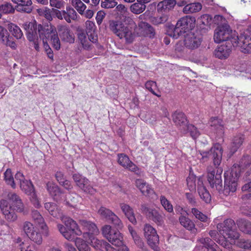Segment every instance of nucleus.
I'll list each match as a JSON object with an SVG mask.
<instances>
[{"instance_id":"nucleus-34","label":"nucleus","mask_w":251,"mask_h":251,"mask_svg":"<svg viewBox=\"0 0 251 251\" xmlns=\"http://www.w3.org/2000/svg\"><path fill=\"white\" fill-rule=\"evenodd\" d=\"M120 208L126 217L133 224L135 225L137 223L135 214L133 208L128 204L122 203L120 204Z\"/></svg>"},{"instance_id":"nucleus-25","label":"nucleus","mask_w":251,"mask_h":251,"mask_svg":"<svg viewBox=\"0 0 251 251\" xmlns=\"http://www.w3.org/2000/svg\"><path fill=\"white\" fill-rule=\"evenodd\" d=\"M31 217L36 226L42 230L43 234L46 236L48 235V227L45 223L44 219L40 212L37 210H32L31 213Z\"/></svg>"},{"instance_id":"nucleus-16","label":"nucleus","mask_w":251,"mask_h":251,"mask_svg":"<svg viewBox=\"0 0 251 251\" xmlns=\"http://www.w3.org/2000/svg\"><path fill=\"white\" fill-rule=\"evenodd\" d=\"M141 209L142 212L146 217L155 222L157 225L161 226L164 223V217L162 216L154 208H151L147 206L146 204H142Z\"/></svg>"},{"instance_id":"nucleus-49","label":"nucleus","mask_w":251,"mask_h":251,"mask_svg":"<svg viewBox=\"0 0 251 251\" xmlns=\"http://www.w3.org/2000/svg\"><path fill=\"white\" fill-rule=\"evenodd\" d=\"M4 179L6 183L10 185L13 188H16V183L14 180V178L12 176L11 170L10 169H7L4 174Z\"/></svg>"},{"instance_id":"nucleus-54","label":"nucleus","mask_w":251,"mask_h":251,"mask_svg":"<svg viewBox=\"0 0 251 251\" xmlns=\"http://www.w3.org/2000/svg\"><path fill=\"white\" fill-rule=\"evenodd\" d=\"M197 178L196 176L194 175H190L187 178L186 181L187 183V186L189 189L191 191H193L196 190V181Z\"/></svg>"},{"instance_id":"nucleus-21","label":"nucleus","mask_w":251,"mask_h":251,"mask_svg":"<svg viewBox=\"0 0 251 251\" xmlns=\"http://www.w3.org/2000/svg\"><path fill=\"white\" fill-rule=\"evenodd\" d=\"M35 22H26L23 25L24 29L26 31V34L27 39L29 41H34L38 38V26Z\"/></svg>"},{"instance_id":"nucleus-24","label":"nucleus","mask_w":251,"mask_h":251,"mask_svg":"<svg viewBox=\"0 0 251 251\" xmlns=\"http://www.w3.org/2000/svg\"><path fill=\"white\" fill-rule=\"evenodd\" d=\"M232 46H233L230 43L218 46L214 52L215 57L220 59H226L231 51Z\"/></svg>"},{"instance_id":"nucleus-55","label":"nucleus","mask_w":251,"mask_h":251,"mask_svg":"<svg viewBox=\"0 0 251 251\" xmlns=\"http://www.w3.org/2000/svg\"><path fill=\"white\" fill-rule=\"evenodd\" d=\"M191 212L197 219L202 222H206L207 221V217L198 209L193 208L191 210Z\"/></svg>"},{"instance_id":"nucleus-45","label":"nucleus","mask_w":251,"mask_h":251,"mask_svg":"<svg viewBox=\"0 0 251 251\" xmlns=\"http://www.w3.org/2000/svg\"><path fill=\"white\" fill-rule=\"evenodd\" d=\"M75 244L79 251H91V248L84 240L80 238H76Z\"/></svg>"},{"instance_id":"nucleus-17","label":"nucleus","mask_w":251,"mask_h":251,"mask_svg":"<svg viewBox=\"0 0 251 251\" xmlns=\"http://www.w3.org/2000/svg\"><path fill=\"white\" fill-rule=\"evenodd\" d=\"M118 162L120 165L129 171L134 173L138 176H140L141 175V169L130 161L128 156L125 154L120 153L118 154Z\"/></svg>"},{"instance_id":"nucleus-43","label":"nucleus","mask_w":251,"mask_h":251,"mask_svg":"<svg viewBox=\"0 0 251 251\" xmlns=\"http://www.w3.org/2000/svg\"><path fill=\"white\" fill-rule=\"evenodd\" d=\"M124 25V24L120 21L112 20L109 22V28L117 36Z\"/></svg>"},{"instance_id":"nucleus-46","label":"nucleus","mask_w":251,"mask_h":251,"mask_svg":"<svg viewBox=\"0 0 251 251\" xmlns=\"http://www.w3.org/2000/svg\"><path fill=\"white\" fill-rule=\"evenodd\" d=\"M79 42L82 45L84 49L89 50L91 48V45L87 38V35L84 32L79 33L78 35Z\"/></svg>"},{"instance_id":"nucleus-48","label":"nucleus","mask_w":251,"mask_h":251,"mask_svg":"<svg viewBox=\"0 0 251 251\" xmlns=\"http://www.w3.org/2000/svg\"><path fill=\"white\" fill-rule=\"evenodd\" d=\"M72 4L80 15H83L84 10L86 8V6L81 0H73Z\"/></svg>"},{"instance_id":"nucleus-57","label":"nucleus","mask_w":251,"mask_h":251,"mask_svg":"<svg viewBox=\"0 0 251 251\" xmlns=\"http://www.w3.org/2000/svg\"><path fill=\"white\" fill-rule=\"evenodd\" d=\"M237 245L245 249H251V241L248 239H240L237 242Z\"/></svg>"},{"instance_id":"nucleus-31","label":"nucleus","mask_w":251,"mask_h":251,"mask_svg":"<svg viewBox=\"0 0 251 251\" xmlns=\"http://www.w3.org/2000/svg\"><path fill=\"white\" fill-rule=\"evenodd\" d=\"M179 221L180 225L187 230L193 234H196L198 231L197 229L195 227L194 222L188 217L183 215L180 216L179 218Z\"/></svg>"},{"instance_id":"nucleus-4","label":"nucleus","mask_w":251,"mask_h":251,"mask_svg":"<svg viewBox=\"0 0 251 251\" xmlns=\"http://www.w3.org/2000/svg\"><path fill=\"white\" fill-rule=\"evenodd\" d=\"M195 19L189 16H184L180 19L175 27L170 26L167 31V34L173 38L177 39L189 33L195 26Z\"/></svg>"},{"instance_id":"nucleus-2","label":"nucleus","mask_w":251,"mask_h":251,"mask_svg":"<svg viewBox=\"0 0 251 251\" xmlns=\"http://www.w3.org/2000/svg\"><path fill=\"white\" fill-rule=\"evenodd\" d=\"M217 228L220 235L219 237H216L218 232L215 230H211L209 232L210 236L225 248L234 251L231 244L235 243L236 240L239 237V234L236 230L234 221L231 219H227L223 223L218 224Z\"/></svg>"},{"instance_id":"nucleus-28","label":"nucleus","mask_w":251,"mask_h":251,"mask_svg":"<svg viewBox=\"0 0 251 251\" xmlns=\"http://www.w3.org/2000/svg\"><path fill=\"white\" fill-rule=\"evenodd\" d=\"M135 185L143 195L150 196L154 193L151 185L142 179H136Z\"/></svg>"},{"instance_id":"nucleus-51","label":"nucleus","mask_w":251,"mask_h":251,"mask_svg":"<svg viewBox=\"0 0 251 251\" xmlns=\"http://www.w3.org/2000/svg\"><path fill=\"white\" fill-rule=\"evenodd\" d=\"M182 129L184 131L188 130L193 139H196L200 134L197 128L192 125L187 124L186 126H184Z\"/></svg>"},{"instance_id":"nucleus-63","label":"nucleus","mask_w":251,"mask_h":251,"mask_svg":"<svg viewBox=\"0 0 251 251\" xmlns=\"http://www.w3.org/2000/svg\"><path fill=\"white\" fill-rule=\"evenodd\" d=\"M7 30L2 26H0V38L2 43L5 42L10 37Z\"/></svg>"},{"instance_id":"nucleus-15","label":"nucleus","mask_w":251,"mask_h":251,"mask_svg":"<svg viewBox=\"0 0 251 251\" xmlns=\"http://www.w3.org/2000/svg\"><path fill=\"white\" fill-rule=\"evenodd\" d=\"M98 213L106 221L111 222L117 228L121 229L123 227V223L121 220L109 209L101 206L98 210Z\"/></svg>"},{"instance_id":"nucleus-26","label":"nucleus","mask_w":251,"mask_h":251,"mask_svg":"<svg viewBox=\"0 0 251 251\" xmlns=\"http://www.w3.org/2000/svg\"><path fill=\"white\" fill-rule=\"evenodd\" d=\"M209 124L211 127V130L217 134L218 138H222L224 134V127L221 120L217 117L211 118Z\"/></svg>"},{"instance_id":"nucleus-20","label":"nucleus","mask_w":251,"mask_h":251,"mask_svg":"<svg viewBox=\"0 0 251 251\" xmlns=\"http://www.w3.org/2000/svg\"><path fill=\"white\" fill-rule=\"evenodd\" d=\"M88 239L90 241L91 245L96 251H116V249L112 247L108 243L99 240L96 236L90 237Z\"/></svg>"},{"instance_id":"nucleus-27","label":"nucleus","mask_w":251,"mask_h":251,"mask_svg":"<svg viewBox=\"0 0 251 251\" xmlns=\"http://www.w3.org/2000/svg\"><path fill=\"white\" fill-rule=\"evenodd\" d=\"M117 36L121 39H125L126 43H130L134 39L135 33L131 27L124 25Z\"/></svg>"},{"instance_id":"nucleus-39","label":"nucleus","mask_w":251,"mask_h":251,"mask_svg":"<svg viewBox=\"0 0 251 251\" xmlns=\"http://www.w3.org/2000/svg\"><path fill=\"white\" fill-rule=\"evenodd\" d=\"M239 229L243 232L251 234V223L243 219H239L236 222Z\"/></svg>"},{"instance_id":"nucleus-5","label":"nucleus","mask_w":251,"mask_h":251,"mask_svg":"<svg viewBox=\"0 0 251 251\" xmlns=\"http://www.w3.org/2000/svg\"><path fill=\"white\" fill-rule=\"evenodd\" d=\"M214 40L220 43L226 41V44L230 43L233 47H239V36L235 31H232L228 24L219 25L215 30Z\"/></svg>"},{"instance_id":"nucleus-14","label":"nucleus","mask_w":251,"mask_h":251,"mask_svg":"<svg viewBox=\"0 0 251 251\" xmlns=\"http://www.w3.org/2000/svg\"><path fill=\"white\" fill-rule=\"evenodd\" d=\"M239 47L245 53L251 52V25L239 36Z\"/></svg>"},{"instance_id":"nucleus-6","label":"nucleus","mask_w":251,"mask_h":251,"mask_svg":"<svg viewBox=\"0 0 251 251\" xmlns=\"http://www.w3.org/2000/svg\"><path fill=\"white\" fill-rule=\"evenodd\" d=\"M16 181L19 183L21 190L29 196L30 201L36 208L41 207V204L35 192L33 185L29 180H27L23 174L18 172L15 176Z\"/></svg>"},{"instance_id":"nucleus-12","label":"nucleus","mask_w":251,"mask_h":251,"mask_svg":"<svg viewBox=\"0 0 251 251\" xmlns=\"http://www.w3.org/2000/svg\"><path fill=\"white\" fill-rule=\"evenodd\" d=\"M175 0H164L159 2L157 4V11L162 14L157 19V24L166 22L168 18V12L171 10L176 5Z\"/></svg>"},{"instance_id":"nucleus-60","label":"nucleus","mask_w":251,"mask_h":251,"mask_svg":"<svg viewBox=\"0 0 251 251\" xmlns=\"http://www.w3.org/2000/svg\"><path fill=\"white\" fill-rule=\"evenodd\" d=\"M212 20V17L210 15L204 14L201 16V23L204 25L210 26L213 23Z\"/></svg>"},{"instance_id":"nucleus-3","label":"nucleus","mask_w":251,"mask_h":251,"mask_svg":"<svg viewBox=\"0 0 251 251\" xmlns=\"http://www.w3.org/2000/svg\"><path fill=\"white\" fill-rule=\"evenodd\" d=\"M7 198L10 205L6 200H1L0 201V208L5 219L8 222H13L17 218L14 211L23 212L24 209V205L20 197L15 193H9Z\"/></svg>"},{"instance_id":"nucleus-1","label":"nucleus","mask_w":251,"mask_h":251,"mask_svg":"<svg viewBox=\"0 0 251 251\" xmlns=\"http://www.w3.org/2000/svg\"><path fill=\"white\" fill-rule=\"evenodd\" d=\"M62 222L65 226L58 224V229L62 236L69 241L74 240L75 235L80 236L82 235L83 238L88 239L90 237L98 235L100 233L96 224L89 221L85 220L79 221V225L82 228L83 231H82L76 223L70 217H62Z\"/></svg>"},{"instance_id":"nucleus-61","label":"nucleus","mask_w":251,"mask_h":251,"mask_svg":"<svg viewBox=\"0 0 251 251\" xmlns=\"http://www.w3.org/2000/svg\"><path fill=\"white\" fill-rule=\"evenodd\" d=\"M117 4L115 0H104L101 3V6L105 8H111L115 7Z\"/></svg>"},{"instance_id":"nucleus-58","label":"nucleus","mask_w":251,"mask_h":251,"mask_svg":"<svg viewBox=\"0 0 251 251\" xmlns=\"http://www.w3.org/2000/svg\"><path fill=\"white\" fill-rule=\"evenodd\" d=\"M34 228L32 223L29 222H25L23 225V230L26 235L28 237L29 234L31 233L32 231H34Z\"/></svg>"},{"instance_id":"nucleus-8","label":"nucleus","mask_w":251,"mask_h":251,"mask_svg":"<svg viewBox=\"0 0 251 251\" xmlns=\"http://www.w3.org/2000/svg\"><path fill=\"white\" fill-rule=\"evenodd\" d=\"M199 152L201 158L203 161H207L208 159L211 158L213 160V163L217 168L216 175H221L223 173V169L218 168L220 165L222 157V148L221 145L219 143L215 144L209 151H199Z\"/></svg>"},{"instance_id":"nucleus-30","label":"nucleus","mask_w":251,"mask_h":251,"mask_svg":"<svg viewBox=\"0 0 251 251\" xmlns=\"http://www.w3.org/2000/svg\"><path fill=\"white\" fill-rule=\"evenodd\" d=\"M16 4L18 11L27 13H30L32 10V1L31 0H11Z\"/></svg>"},{"instance_id":"nucleus-13","label":"nucleus","mask_w":251,"mask_h":251,"mask_svg":"<svg viewBox=\"0 0 251 251\" xmlns=\"http://www.w3.org/2000/svg\"><path fill=\"white\" fill-rule=\"evenodd\" d=\"M53 12L59 20H65L68 23L77 19V14L75 10L70 6H66V10H59L53 9Z\"/></svg>"},{"instance_id":"nucleus-36","label":"nucleus","mask_w":251,"mask_h":251,"mask_svg":"<svg viewBox=\"0 0 251 251\" xmlns=\"http://www.w3.org/2000/svg\"><path fill=\"white\" fill-rule=\"evenodd\" d=\"M198 191L200 197L206 203H208L211 201V196L205 187L203 185L202 181L200 179L198 181Z\"/></svg>"},{"instance_id":"nucleus-52","label":"nucleus","mask_w":251,"mask_h":251,"mask_svg":"<svg viewBox=\"0 0 251 251\" xmlns=\"http://www.w3.org/2000/svg\"><path fill=\"white\" fill-rule=\"evenodd\" d=\"M15 11L11 3L5 2L0 5V11L3 14L11 13Z\"/></svg>"},{"instance_id":"nucleus-42","label":"nucleus","mask_w":251,"mask_h":251,"mask_svg":"<svg viewBox=\"0 0 251 251\" xmlns=\"http://www.w3.org/2000/svg\"><path fill=\"white\" fill-rule=\"evenodd\" d=\"M251 164V157L249 155H244L241 159L239 162V164H234L232 167L234 165L236 166L237 172L240 175L242 170H243L244 168H247L248 166L250 165Z\"/></svg>"},{"instance_id":"nucleus-59","label":"nucleus","mask_w":251,"mask_h":251,"mask_svg":"<svg viewBox=\"0 0 251 251\" xmlns=\"http://www.w3.org/2000/svg\"><path fill=\"white\" fill-rule=\"evenodd\" d=\"M145 87L147 89L149 90L154 95L157 96V97L160 96L157 94L154 91L156 87V84L155 82L153 81H148L146 83Z\"/></svg>"},{"instance_id":"nucleus-23","label":"nucleus","mask_w":251,"mask_h":251,"mask_svg":"<svg viewBox=\"0 0 251 251\" xmlns=\"http://www.w3.org/2000/svg\"><path fill=\"white\" fill-rule=\"evenodd\" d=\"M57 28L62 40L70 43L74 42V34L71 31L68 25H57Z\"/></svg>"},{"instance_id":"nucleus-44","label":"nucleus","mask_w":251,"mask_h":251,"mask_svg":"<svg viewBox=\"0 0 251 251\" xmlns=\"http://www.w3.org/2000/svg\"><path fill=\"white\" fill-rule=\"evenodd\" d=\"M7 25L9 31L16 39H21L23 37V33L18 26L12 23H8Z\"/></svg>"},{"instance_id":"nucleus-19","label":"nucleus","mask_w":251,"mask_h":251,"mask_svg":"<svg viewBox=\"0 0 251 251\" xmlns=\"http://www.w3.org/2000/svg\"><path fill=\"white\" fill-rule=\"evenodd\" d=\"M183 36H184V43L185 46L190 50H194L198 48L201 43V36L194 33L189 32Z\"/></svg>"},{"instance_id":"nucleus-47","label":"nucleus","mask_w":251,"mask_h":251,"mask_svg":"<svg viewBox=\"0 0 251 251\" xmlns=\"http://www.w3.org/2000/svg\"><path fill=\"white\" fill-rule=\"evenodd\" d=\"M146 8V5L140 2H137L131 5L130 9L133 13L138 14L143 12Z\"/></svg>"},{"instance_id":"nucleus-9","label":"nucleus","mask_w":251,"mask_h":251,"mask_svg":"<svg viewBox=\"0 0 251 251\" xmlns=\"http://www.w3.org/2000/svg\"><path fill=\"white\" fill-rule=\"evenodd\" d=\"M236 170V166L234 165L231 167L230 172L226 171L224 173L225 186L223 193L226 196L231 195L237 189L239 174Z\"/></svg>"},{"instance_id":"nucleus-32","label":"nucleus","mask_w":251,"mask_h":251,"mask_svg":"<svg viewBox=\"0 0 251 251\" xmlns=\"http://www.w3.org/2000/svg\"><path fill=\"white\" fill-rule=\"evenodd\" d=\"M244 140V136L242 134L237 135L233 138L231 144L229 148V157H230L240 147Z\"/></svg>"},{"instance_id":"nucleus-50","label":"nucleus","mask_w":251,"mask_h":251,"mask_svg":"<svg viewBox=\"0 0 251 251\" xmlns=\"http://www.w3.org/2000/svg\"><path fill=\"white\" fill-rule=\"evenodd\" d=\"M28 238L34 243L37 244H41L42 242V236L40 232L36 229L29 234Z\"/></svg>"},{"instance_id":"nucleus-33","label":"nucleus","mask_w":251,"mask_h":251,"mask_svg":"<svg viewBox=\"0 0 251 251\" xmlns=\"http://www.w3.org/2000/svg\"><path fill=\"white\" fill-rule=\"evenodd\" d=\"M44 207L49 213L53 217L60 218L62 220V217H66V216L62 215L60 210L54 202H46L45 203Z\"/></svg>"},{"instance_id":"nucleus-35","label":"nucleus","mask_w":251,"mask_h":251,"mask_svg":"<svg viewBox=\"0 0 251 251\" xmlns=\"http://www.w3.org/2000/svg\"><path fill=\"white\" fill-rule=\"evenodd\" d=\"M173 120L176 126H179L182 129L186 126L187 120L183 113L180 111H175L172 115Z\"/></svg>"},{"instance_id":"nucleus-40","label":"nucleus","mask_w":251,"mask_h":251,"mask_svg":"<svg viewBox=\"0 0 251 251\" xmlns=\"http://www.w3.org/2000/svg\"><path fill=\"white\" fill-rule=\"evenodd\" d=\"M215 171L212 170L210 171L209 170L208 173V181L212 187H216L217 189H220L222 187V179H214Z\"/></svg>"},{"instance_id":"nucleus-41","label":"nucleus","mask_w":251,"mask_h":251,"mask_svg":"<svg viewBox=\"0 0 251 251\" xmlns=\"http://www.w3.org/2000/svg\"><path fill=\"white\" fill-rule=\"evenodd\" d=\"M80 198L75 193L68 194L64 196L63 194V200L62 201H66V203L73 207L76 206V203L78 202V199Z\"/></svg>"},{"instance_id":"nucleus-38","label":"nucleus","mask_w":251,"mask_h":251,"mask_svg":"<svg viewBox=\"0 0 251 251\" xmlns=\"http://www.w3.org/2000/svg\"><path fill=\"white\" fill-rule=\"evenodd\" d=\"M199 241L208 251H222L217 250V249L218 248L217 245L208 237L201 238Z\"/></svg>"},{"instance_id":"nucleus-56","label":"nucleus","mask_w":251,"mask_h":251,"mask_svg":"<svg viewBox=\"0 0 251 251\" xmlns=\"http://www.w3.org/2000/svg\"><path fill=\"white\" fill-rule=\"evenodd\" d=\"M50 5L51 7L56 8V9H61L64 7L65 2L63 0H49Z\"/></svg>"},{"instance_id":"nucleus-22","label":"nucleus","mask_w":251,"mask_h":251,"mask_svg":"<svg viewBox=\"0 0 251 251\" xmlns=\"http://www.w3.org/2000/svg\"><path fill=\"white\" fill-rule=\"evenodd\" d=\"M35 22H26L23 25L24 29L26 31V34L27 39L29 41H34L38 38V26Z\"/></svg>"},{"instance_id":"nucleus-64","label":"nucleus","mask_w":251,"mask_h":251,"mask_svg":"<svg viewBox=\"0 0 251 251\" xmlns=\"http://www.w3.org/2000/svg\"><path fill=\"white\" fill-rule=\"evenodd\" d=\"M96 30V26L95 24L90 21L86 22V31L87 33H90Z\"/></svg>"},{"instance_id":"nucleus-62","label":"nucleus","mask_w":251,"mask_h":251,"mask_svg":"<svg viewBox=\"0 0 251 251\" xmlns=\"http://www.w3.org/2000/svg\"><path fill=\"white\" fill-rule=\"evenodd\" d=\"M212 20L213 23L215 25H222L224 24H226L225 23L226 19L220 15H215Z\"/></svg>"},{"instance_id":"nucleus-37","label":"nucleus","mask_w":251,"mask_h":251,"mask_svg":"<svg viewBox=\"0 0 251 251\" xmlns=\"http://www.w3.org/2000/svg\"><path fill=\"white\" fill-rule=\"evenodd\" d=\"M202 8V5L200 2H188V4L184 7L182 12L184 14H191L196 13L200 11Z\"/></svg>"},{"instance_id":"nucleus-29","label":"nucleus","mask_w":251,"mask_h":251,"mask_svg":"<svg viewBox=\"0 0 251 251\" xmlns=\"http://www.w3.org/2000/svg\"><path fill=\"white\" fill-rule=\"evenodd\" d=\"M47 189L50 195L54 200L61 201L63 200L64 194L55 184L51 182H49L47 184Z\"/></svg>"},{"instance_id":"nucleus-18","label":"nucleus","mask_w":251,"mask_h":251,"mask_svg":"<svg viewBox=\"0 0 251 251\" xmlns=\"http://www.w3.org/2000/svg\"><path fill=\"white\" fill-rule=\"evenodd\" d=\"M73 178L76 185L84 192L90 194H93L95 192V189L90 184L89 180L81 175L74 174Z\"/></svg>"},{"instance_id":"nucleus-7","label":"nucleus","mask_w":251,"mask_h":251,"mask_svg":"<svg viewBox=\"0 0 251 251\" xmlns=\"http://www.w3.org/2000/svg\"><path fill=\"white\" fill-rule=\"evenodd\" d=\"M101 232L103 237L116 247V251H129L126 246H123V236L118 230L112 229L109 225H105L101 228Z\"/></svg>"},{"instance_id":"nucleus-10","label":"nucleus","mask_w":251,"mask_h":251,"mask_svg":"<svg viewBox=\"0 0 251 251\" xmlns=\"http://www.w3.org/2000/svg\"><path fill=\"white\" fill-rule=\"evenodd\" d=\"M39 36L43 39V42L45 43L44 38L50 41L52 47L56 50L60 49V41L58 38L56 29L50 26H44L42 25H39L38 26Z\"/></svg>"},{"instance_id":"nucleus-53","label":"nucleus","mask_w":251,"mask_h":251,"mask_svg":"<svg viewBox=\"0 0 251 251\" xmlns=\"http://www.w3.org/2000/svg\"><path fill=\"white\" fill-rule=\"evenodd\" d=\"M160 202L164 208L168 212L171 213L173 212V207L170 202L164 197L161 196L160 198Z\"/></svg>"},{"instance_id":"nucleus-11","label":"nucleus","mask_w":251,"mask_h":251,"mask_svg":"<svg viewBox=\"0 0 251 251\" xmlns=\"http://www.w3.org/2000/svg\"><path fill=\"white\" fill-rule=\"evenodd\" d=\"M144 235L149 245L155 251L159 250V236L156 230L150 225L146 224L144 227Z\"/></svg>"}]
</instances>
